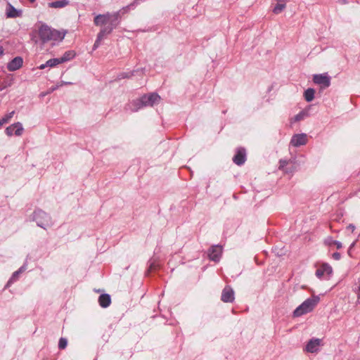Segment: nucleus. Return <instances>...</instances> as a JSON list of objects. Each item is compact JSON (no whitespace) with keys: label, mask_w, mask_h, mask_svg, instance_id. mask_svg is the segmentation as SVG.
<instances>
[{"label":"nucleus","mask_w":360,"mask_h":360,"mask_svg":"<svg viewBox=\"0 0 360 360\" xmlns=\"http://www.w3.org/2000/svg\"><path fill=\"white\" fill-rule=\"evenodd\" d=\"M120 18L119 13H107L96 15L94 22L96 26L103 27L97 35V39L94 44L93 49L96 50L100 45V42L104 37L110 34L118 25Z\"/></svg>","instance_id":"f257e3e1"},{"label":"nucleus","mask_w":360,"mask_h":360,"mask_svg":"<svg viewBox=\"0 0 360 360\" xmlns=\"http://www.w3.org/2000/svg\"><path fill=\"white\" fill-rule=\"evenodd\" d=\"M66 34V31H59L52 29L46 24H42L39 28V36L42 43L50 41H62Z\"/></svg>","instance_id":"f03ea898"},{"label":"nucleus","mask_w":360,"mask_h":360,"mask_svg":"<svg viewBox=\"0 0 360 360\" xmlns=\"http://www.w3.org/2000/svg\"><path fill=\"white\" fill-rule=\"evenodd\" d=\"M160 101V96L155 93L144 95L139 99L133 101L131 110L136 112L143 107L153 106L158 103Z\"/></svg>","instance_id":"7ed1b4c3"},{"label":"nucleus","mask_w":360,"mask_h":360,"mask_svg":"<svg viewBox=\"0 0 360 360\" xmlns=\"http://www.w3.org/2000/svg\"><path fill=\"white\" fill-rule=\"evenodd\" d=\"M319 302V297L318 296H314L306 300L295 309L293 311V316L295 317H299L311 311Z\"/></svg>","instance_id":"20e7f679"},{"label":"nucleus","mask_w":360,"mask_h":360,"mask_svg":"<svg viewBox=\"0 0 360 360\" xmlns=\"http://www.w3.org/2000/svg\"><path fill=\"white\" fill-rule=\"evenodd\" d=\"M33 219L39 226L44 229L53 224L51 217L45 212L40 210L34 212Z\"/></svg>","instance_id":"39448f33"},{"label":"nucleus","mask_w":360,"mask_h":360,"mask_svg":"<svg viewBox=\"0 0 360 360\" xmlns=\"http://www.w3.org/2000/svg\"><path fill=\"white\" fill-rule=\"evenodd\" d=\"M313 82L321 85L323 88L328 87L330 84V79L326 74L314 75Z\"/></svg>","instance_id":"423d86ee"},{"label":"nucleus","mask_w":360,"mask_h":360,"mask_svg":"<svg viewBox=\"0 0 360 360\" xmlns=\"http://www.w3.org/2000/svg\"><path fill=\"white\" fill-rule=\"evenodd\" d=\"M14 129H15L14 134L16 136H20L22 134V131L24 130L22 124L20 122H16L13 124H11L9 127H8L6 129L5 132L8 136H11L13 134Z\"/></svg>","instance_id":"0eeeda50"},{"label":"nucleus","mask_w":360,"mask_h":360,"mask_svg":"<svg viewBox=\"0 0 360 360\" xmlns=\"http://www.w3.org/2000/svg\"><path fill=\"white\" fill-rule=\"evenodd\" d=\"M221 300L224 302H232L234 300V291L230 286H226L221 292Z\"/></svg>","instance_id":"6e6552de"},{"label":"nucleus","mask_w":360,"mask_h":360,"mask_svg":"<svg viewBox=\"0 0 360 360\" xmlns=\"http://www.w3.org/2000/svg\"><path fill=\"white\" fill-rule=\"evenodd\" d=\"M222 253V248L219 245H214L209 250L208 256L210 259L214 262H218Z\"/></svg>","instance_id":"1a4fd4ad"},{"label":"nucleus","mask_w":360,"mask_h":360,"mask_svg":"<svg viewBox=\"0 0 360 360\" xmlns=\"http://www.w3.org/2000/svg\"><path fill=\"white\" fill-rule=\"evenodd\" d=\"M307 136L304 134H295L294 135L290 141L291 145L295 147L305 145L307 143Z\"/></svg>","instance_id":"9d476101"},{"label":"nucleus","mask_w":360,"mask_h":360,"mask_svg":"<svg viewBox=\"0 0 360 360\" xmlns=\"http://www.w3.org/2000/svg\"><path fill=\"white\" fill-rule=\"evenodd\" d=\"M321 344V340L319 338H314L310 340L306 345V351L310 353L316 352L319 350V347Z\"/></svg>","instance_id":"9b49d317"},{"label":"nucleus","mask_w":360,"mask_h":360,"mask_svg":"<svg viewBox=\"0 0 360 360\" xmlns=\"http://www.w3.org/2000/svg\"><path fill=\"white\" fill-rule=\"evenodd\" d=\"M22 58L21 57H15L7 65V68L9 71H15L22 65Z\"/></svg>","instance_id":"f8f14e48"},{"label":"nucleus","mask_w":360,"mask_h":360,"mask_svg":"<svg viewBox=\"0 0 360 360\" xmlns=\"http://www.w3.org/2000/svg\"><path fill=\"white\" fill-rule=\"evenodd\" d=\"M245 150L244 148H239L236 154L233 158V161L237 165H243L245 161Z\"/></svg>","instance_id":"ddd939ff"},{"label":"nucleus","mask_w":360,"mask_h":360,"mask_svg":"<svg viewBox=\"0 0 360 360\" xmlns=\"http://www.w3.org/2000/svg\"><path fill=\"white\" fill-rule=\"evenodd\" d=\"M98 302L102 307H108L111 303L110 296L108 294H102L99 296Z\"/></svg>","instance_id":"4468645a"},{"label":"nucleus","mask_w":360,"mask_h":360,"mask_svg":"<svg viewBox=\"0 0 360 360\" xmlns=\"http://www.w3.org/2000/svg\"><path fill=\"white\" fill-rule=\"evenodd\" d=\"M20 15V12L16 10L13 6L11 4L8 5V8L6 10V16L8 18H16Z\"/></svg>","instance_id":"2eb2a0df"},{"label":"nucleus","mask_w":360,"mask_h":360,"mask_svg":"<svg viewBox=\"0 0 360 360\" xmlns=\"http://www.w3.org/2000/svg\"><path fill=\"white\" fill-rule=\"evenodd\" d=\"M61 62L60 60V58H52L49 60L45 64H42L39 66V69L43 70L46 67H54L58 64H60Z\"/></svg>","instance_id":"dca6fc26"},{"label":"nucleus","mask_w":360,"mask_h":360,"mask_svg":"<svg viewBox=\"0 0 360 360\" xmlns=\"http://www.w3.org/2000/svg\"><path fill=\"white\" fill-rule=\"evenodd\" d=\"M75 56V53L73 51H66L62 57L59 58L61 63L67 62L72 59Z\"/></svg>","instance_id":"f3484780"},{"label":"nucleus","mask_w":360,"mask_h":360,"mask_svg":"<svg viewBox=\"0 0 360 360\" xmlns=\"http://www.w3.org/2000/svg\"><path fill=\"white\" fill-rule=\"evenodd\" d=\"M68 4V1L66 0H59L49 3V7L51 8H63Z\"/></svg>","instance_id":"a211bd4d"},{"label":"nucleus","mask_w":360,"mask_h":360,"mask_svg":"<svg viewBox=\"0 0 360 360\" xmlns=\"http://www.w3.org/2000/svg\"><path fill=\"white\" fill-rule=\"evenodd\" d=\"M314 94H315V91L314 89H311V88L307 89L304 91V94L305 100L307 102L311 101L314 98Z\"/></svg>","instance_id":"6ab92c4d"},{"label":"nucleus","mask_w":360,"mask_h":360,"mask_svg":"<svg viewBox=\"0 0 360 360\" xmlns=\"http://www.w3.org/2000/svg\"><path fill=\"white\" fill-rule=\"evenodd\" d=\"M285 8V4H280V3H278L274 7V8L273 10V12L275 14H278V13H281L284 10Z\"/></svg>","instance_id":"aec40b11"},{"label":"nucleus","mask_w":360,"mask_h":360,"mask_svg":"<svg viewBox=\"0 0 360 360\" xmlns=\"http://www.w3.org/2000/svg\"><path fill=\"white\" fill-rule=\"evenodd\" d=\"M14 114H15V111H12L11 112H9L8 114L6 115L1 119H0V122H1L2 125L8 122V121L13 117Z\"/></svg>","instance_id":"412c9836"},{"label":"nucleus","mask_w":360,"mask_h":360,"mask_svg":"<svg viewBox=\"0 0 360 360\" xmlns=\"http://www.w3.org/2000/svg\"><path fill=\"white\" fill-rule=\"evenodd\" d=\"M322 269L324 271V274H330L332 273V268L327 264H324L321 266Z\"/></svg>","instance_id":"4be33fe9"},{"label":"nucleus","mask_w":360,"mask_h":360,"mask_svg":"<svg viewBox=\"0 0 360 360\" xmlns=\"http://www.w3.org/2000/svg\"><path fill=\"white\" fill-rule=\"evenodd\" d=\"M67 344H68L67 340L65 338H61L59 340L58 347L60 349H65L67 346Z\"/></svg>","instance_id":"5701e85b"},{"label":"nucleus","mask_w":360,"mask_h":360,"mask_svg":"<svg viewBox=\"0 0 360 360\" xmlns=\"http://www.w3.org/2000/svg\"><path fill=\"white\" fill-rule=\"evenodd\" d=\"M335 240L333 239L332 237L328 236L324 240V244L328 246H331L332 245H334Z\"/></svg>","instance_id":"b1692460"},{"label":"nucleus","mask_w":360,"mask_h":360,"mask_svg":"<svg viewBox=\"0 0 360 360\" xmlns=\"http://www.w3.org/2000/svg\"><path fill=\"white\" fill-rule=\"evenodd\" d=\"M19 275H20V274H18V272L17 271H15V272L13 274V275H12V276H11V279L9 280L8 283H11V282H13V281H16V280L18 279V276H19Z\"/></svg>","instance_id":"393cba45"},{"label":"nucleus","mask_w":360,"mask_h":360,"mask_svg":"<svg viewBox=\"0 0 360 360\" xmlns=\"http://www.w3.org/2000/svg\"><path fill=\"white\" fill-rule=\"evenodd\" d=\"M304 115H305L304 112H300L295 117V121L297 122V121L302 120L304 118Z\"/></svg>","instance_id":"a878e982"},{"label":"nucleus","mask_w":360,"mask_h":360,"mask_svg":"<svg viewBox=\"0 0 360 360\" xmlns=\"http://www.w3.org/2000/svg\"><path fill=\"white\" fill-rule=\"evenodd\" d=\"M323 274H324V271H323V270L322 269V268H321V266L319 269H318L316 270V276H317L318 278H321V277H322V276H323Z\"/></svg>","instance_id":"bb28decb"},{"label":"nucleus","mask_w":360,"mask_h":360,"mask_svg":"<svg viewBox=\"0 0 360 360\" xmlns=\"http://www.w3.org/2000/svg\"><path fill=\"white\" fill-rule=\"evenodd\" d=\"M288 164V161L286 160H281L280 161V165H279V169H284V167Z\"/></svg>","instance_id":"cd10ccee"},{"label":"nucleus","mask_w":360,"mask_h":360,"mask_svg":"<svg viewBox=\"0 0 360 360\" xmlns=\"http://www.w3.org/2000/svg\"><path fill=\"white\" fill-rule=\"evenodd\" d=\"M333 257L335 259V260H338L340 259V254L338 253V252H335L333 254Z\"/></svg>","instance_id":"c85d7f7f"},{"label":"nucleus","mask_w":360,"mask_h":360,"mask_svg":"<svg viewBox=\"0 0 360 360\" xmlns=\"http://www.w3.org/2000/svg\"><path fill=\"white\" fill-rule=\"evenodd\" d=\"M334 245H336L338 249H340L342 247V243L337 240H335Z\"/></svg>","instance_id":"c756f323"},{"label":"nucleus","mask_w":360,"mask_h":360,"mask_svg":"<svg viewBox=\"0 0 360 360\" xmlns=\"http://www.w3.org/2000/svg\"><path fill=\"white\" fill-rule=\"evenodd\" d=\"M347 229L350 230L351 231H354L355 226L352 224H349Z\"/></svg>","instance_id":"7c9ffc66"},{"label":"nucleus","mask_w":360,"mask_h":360,"mask_svg":"<svg viewBox=\"0 0 360 360\" xmlns=\"http://www.w3.org/2000/svg\"><path fill=\"white\" fill-rule=\"evenodd\" d=\"M25 270V267L24 266H21L17 271L18 274L22 273Z\"/></svg>","instance_id":"2f4dec72"},{"label":"nucleus","mask_w":360,"mask_h":360,"mask_svg":"<svg viewBox=\"0 0 360 360\" xmlns=\"http://www.w3.org/2000/svg\"><path fill=\"white\" fill-rule=\"evenodd\" d=\"M4 53V49L2 46H0V56H2Z\"/></svg>","instance_id":"473e14b6"},{"label":"nucleus","mask_w":360,"mask_h":360,"mask_svg":"<svg viewBox=\"0 0 360 360\" xmlns=\"http://www.w3.org/2000/svg\"><path fill=\"white\" fill-rule=\"evenodd\" d=\"M359 293H360V285H359ZM358 299L359 300L360 299V294L358 295Z\"/></svg>","instance_id":"72a5a7b5"},{"label":"nucleus","mask_w":360,"mask_h":360,"mask_svg":"<svg viewBox=\"0 0 360 360\" xmlns=\"http://www.w3.org/2000/svg\"><path fill=\"white\" fill-rule=\"evenodd\" d=\"M154 268V266L153 264H150V269Z\"/></svg>","instance_id":"f704fd0d"},{"label":"nucleus","mask_w":360,"mask_h":360,"mask_svg":"<svg viewBox=\"0 0 360 360\" xmlns=\"http://www.w3.org/2000/svg\"><path fill=\"white\" fill-rule=\"evenodd\" d=\"M354 243H352V244L351 245L350 248H352L354 247Z\"/></svg>","instance_id":"c9c22d12"},{"label":"nucleus","mask_w":360,"mask_h":360,"mask_svg":"<svg viewBox=\"0 0 360 360\" xmlns=\"http://www.w3.org/2000/svg\"><path fill=\"white\" fill-rule=\"evenodd\" d=\"M1 126H2V124H1V122H0V127H1Z\"/></svg>","instance_id":"e433bc0d"}]
</instances>
